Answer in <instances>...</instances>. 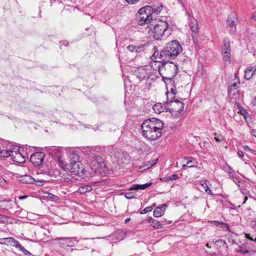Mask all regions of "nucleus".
<instances>
[{"mask_svg": "<svg viewBox=\"0 0 256 256\" xmlns=\"http://www.w3.org/2000/svg\"><path fill=\"white\" fill-rule=\"evenodd\" d=\"M164 124L159 119L152 118L144 120L141 124L143 136L150 140H156L162 134Z\"/></svg>", "mask_w": 256, "mask_h": 256, "instance_id": "1", "label": "nucleus"}, {"mask_svg": "<svg viewBox=\"0 0 256 256\" xmlns=\"http://www.w3.org/2000/svg\"><path fill=\"white\" fill-rule=\"evenodd\" d=\"M145 28L150 36L156 40H160L163 38L168 37L172 32V28L168 27V22L161 20L157 22L152 21Z\"/></svg>", "mask_w": 256, "mask_h": 256, "instance_id": "2", "label": "nucleus"}, {"mask_svg": "<svg viewBox=\"0 0 256 256\" xmlns=\"http://www.w3.org/2000/svg\"><path fill=\"white\" fill-rule=\"evenodd\" d=\"M178 65L173 62H163L158 66V72L166 85H173L172 80L178 71Z\"/></svg>", "mask_w": 256, "mask_h": 256, "instance_id": "3", "label": "nucleus"}, {"mask_svg": "<svg viewBox=\"0 0 256 256\" xmlns=\"http://www.w3.org/2000/svg\"><path fill=\"white\" fill-rule=\"evenodd\" d=\"M30 146L28 145L20 148L16 146H12L10 149L6 150L5 154H2L4 157L10 156L12 160L18 163H24L26 158L28 156L26 152Z\"/></svg>", "mask_w": 256, "mask_h": 256, "instance_id": "4", "label": "nucleus"}, {"mask_svg": "<svg viewBox=\"0 0 256 256\" xmlns=\"http://www.w3.org/2000/svg\"><path fill=\"white\" fill-rule=\"evenodd\" d=\"M244 243L236 250L237 252L247 254L256 251V237L250 234H244Z\"/></svg>", "mask_w": 256, "mask_h": 256, "instance_id": "5", "label": "nucleus"}, {"mask_svg": "<svg viewBox=\"0 0 256 256\" xmlns=\"http://www.w3.org/2000/svg\"><path fill=\"white\" fill-rule=\"evenodd\" d=\"M152 8L150 6H146L140 8L136 15L138 23L139 25L152 24Z\"/></svg>", "mask_w": 256, "mask_h": 256, "instance_id": "6", "label": "nucleus"}, {"mask_svg": "<svg viewBox=\"0 0 256 256\" xmlns=\"http://www.w3.org/2000/svg\"><path fill=\"white\" fill-rule=\"evenodd\" d=\"M57 159L58 162L62 166H64L66 169L68 170L74 175L81 176L82 174H84V169L80 162L66 164L64 160L62 159L60 156Z\"/></svg>", "mask_w": 256, "mask_h": 256, "instance_id": "7", "label": "nucleus"}, {"mask_svg": "<svg viewBox=\"0 0 256 256\" xmlns=\"http://www.w3.org/2000/svg\"><path fill=\"white\" fill-rule=\"evenodd\" d=\"M152 58L156 62H159L160 64L163 62H170L169 61L170 60L174 59L169 50L166 48V46L160 52L158 51H155L152 55Z\"/></svg>", "mask_w": 256, "mask_h": 256, "instance_id": "8", "label": "nucleus"}, {"mask_svg": "<svg viewBox=\"0 0 256 256\" xmlns=\"http://www.w3.org/2000/svg\"><path fill=\"white\" fill-rule=\"evenodd\" d=\"M222 55L225 65L230 64V44L228 38L224 39L222 46Z\"/></svg>", "mask_w": 256, "mask_h": 256, "instance_id": "9", "label": "nucleus"}, {"mask_svg": "<svg viewBox=\"0 0 256 256\" xmlns=\"http://www.w3.org/2000/svg\"><path fill=\"white\" fill-rule=\"evenodd\" d=\"M92 168L100 173L105 172L106 170V163L104 159L100 156H94L92 158L91 161Z\"/></svg>", "mask_w": 256, "mask_h": 256, "instance_id": "10", "label": "nucleus"}, {"mask_svg": "<svg viewBox=\"0 0 256 256\" xmlns=\"http://www.w3.org/2000/svg\"><path fill=\"white\" fill-rule=\"evenodd\" d=\"M175 58L182 51V46L178 40H172L166 46Z\"/></svg>", "mask_w": 256, "mask_h": 256, "instance_id": "11", "label": "nucleus"}, {"mask_svg": "<svg viewBox=\"0 0 256 256\" xmlns=\"http://www.w3.org/2000/svg\"><path fill=\"white\" fill-rule=\"evenodd\" d=\"M45 154L43 152H36L30 155V161L35 166H39L44 162Z\"/></svg>", "mask_w": 256, "mask_h": 256, "instance_id": "12", "label": "nucleus"}, {"mask_svg": "<svg viewBox=\"0 0 256 256\" xmlns=\"http://www.w3.org/2000/svg\"><path fill=\"white\" fill-rule=\"evenodd\" d=\"M135 74L140 80L149 78L148 70L143 68H138L135 70Z\"/></svg>", "mask_w": 256, "mask_h": 256, "instance_id": "13", "label": "nucleus"}, {"mask_svg": "<svg viewBox=\"0 0 256 256\" xmlns=\"http://www.w3.org/2000/svg\"><path fill=\"white\" fill-rule=\"evenodd\" d=\"M168 206L166 204H162L158 206L154 210V216L158 218L162 216L164 213L166 208Z\"/></svg>", "mask_w": 256, "mask_h": 256, "instance_id": "14", "label": "nucleus"}, {"mask_svg": "<svg viewBox=\"0 0 256 256\" xmlns=\"http://www.w3.org/2000/svg\"><path fill=\"white\" fill-rule=\"evenodd\" d=\"M144 45L142 44L138 45H128L126 48L132 52L140 53L144 50Z\"/></svg>", "mask_w": 256, "mask_h": 256, "instance_id": "15", "label": "nucleus"}, {"mask_svg": "<svg viewBox=\"0 0 256 256\" xmlns=\"http://www.w3.org/2000/svg\"><path fill=\"white\" fill-rule=\"evenodd\" d=\"M200 184L204 188L206 192L210 196L214 195L212 191L210 189V186H211V184L208 180H200Z\"/></svg>", "mask_w": 256, "mask_h": 256, "instance_id": "16", "label": "nucleus"}, {"mask_svg": "<svg viewBox=\"0 0 256 256\" xmlns=\"http://www.w3.org/2000/svg\"><path fill=\"white\" fill-rule=\"evenodd\" d=\"M240 84V82H234L231 86L228 87V94L230 96L232 94L234 95H236V96L238 94V86Z\"/></svg>", "mask_w": 256, "mask_h": 256, "instance_id": "17", "label": "nucleus"}, {"mask_svg": "<svg viewBox=\"0 0 256 256\" xmlns=\"http://www.w3.org/2000/svg\"><path fill=\"white\" fill-rule=\"evenodd\" d=\"M148 222L150 224L151 226L156 229H160L163 228L164 224L160 222L157 220H154L152 217L148 218Z\"/></svg>", "mask_w": 256, "mask_h": 256, "instance_id": "18", "label": "nucleus"}, {"mask_svg": "<svg viewBox=\"0 0 256 256\" xmlns=\"http://www.w3.org/2000/svg\"><path fill=\"white\" fill-rule=\"evenodd\" d=\"M152 184V182H148L142 184H132L129 190H138L140 189L145 190L146 188L150 187Z\"/></svg>", "mask_w": 256, "mask_h": 256, "instance_id": "19", "label": "nucleus"}, {"mask_svg": "<svg viewBox=\"0 0 256 256\" xmlns=\"http://www.w3.org/2000/svg\"><path fill=\"white\" fill-rule=\"evenodd\" d=\"M256 72V68L253 70V67L248 66L244 71V78L249 80Z\"/></svg>", "mask_w": 256, "mask_h": 256, "instance_id": "20", "label": "nucleus"}, {"mask_svg": "<svg viewBox=\"0 0 256 256\" xmlns=\"http://www.w3.org/2000/svg\"><path fill=\"white\" fill-rule=\"evenodd\" d=\"M213 222L214 225L218 226L220 230L224 231H228L231 232V230L230 229L229 225L228 224L216 220L214 221Z\"/></svg>", "mask_w": 256, "mask_h": 256, "instance_id": "21", "label": "nucleus"}, {"mask_svg": "<svg viewBox=\"0 0 256 256\" xmlns=\"http://www.w3.org/2000/svg\"><path fill=\"white\" fill-rule=\"evenodd\" d=\"M54 241H58L59 245L64 249L68 250L66 238H56L53 240Z\"/></svg>", "mask_w": 256, "mask_h": 256, "instance_id": "22", "label": "nucleus"}, {"mask_svg": "<svg viewBox=\"0 0 256 256\" xmlns=\"http://www.w3.org/2000/svg\"><path fill=\"white\" fill-rule=\"evenodd\" d=\"M173 104V106L178 108V110H176V112H182L184 110V104L178 100L174 99V100H170Z\"/></svg>", "mask_w": 256, "mask_h": 256, "instance_id": "23", "label": "nucleus"}, {"mask_svg": "<svg viewBox=\"0 0 256 256\" xmlns=\"http://www.w3.org/2000/svg\"><path fill=\"white\" fill-rule=\"evenodd\" d=\"M10 245L15 246L16 248H18L24 254H27L28 253V252L27 250H26L17 240H16L13 238H12V240L11 241Z\"/></svg>", "mask_w": 256, "mask_h": 256, "instance_id": "24", "label": "nucleus"}, {"mask_svg": "<svg viewBox=\"0 0 256 256\" xmlns=\"http://www.w3.org/2000/svg\"><path fill=\"white\" fill-rule=\"evenodd\" d=\"M20 180L24 184H34L36 182V180L34 178L28 175L22 176Z\"/></svg>", "mask_w": 256, "mask_h": 256, "instance_id": "25", "label": "nucleus"}, {"mask_svg": "<svg viewBox=\"0 0 256 256\" xmlns=\"http://www.w3.org/2000/svg\"><path fill=\"white\" fill-rule=\"evenodd\" d=\"M68 158L70 159V162H80L79 160V155L76 151H72L70 153Z\"/></svg>", "mask_w": 256, "mask_h": 256, "instance_id": "26", "label": "nucleus"}, {"mask_svg": "<svg viewBox=\"0 0 256 256\" xmlns=\"http://www.w3.org/2000/svg\"><path fill=\"white\" fill-rule=\"evenodd\" d=\"M236 20L234 18H229L226 20V26L232 28V30H236Z\"/></svg>", "mask_w": 256, "mask_h": 256, "instance_id": "27", "label": "nucleus"}, {"mask_svg": "<svg viewBox=\"0 0 256 256\" xmlns=\"http://www.w3.org/2000/svg\"><path fill=\"white\" fill-rule=\"evenodd\" d=\"M92 188L90 185H86L80 186L78 190V192L80 194H84L88 192L92 191Z\"/></svg>", "mask_w": 256, "mask_h": 256, "instance_id": "28", "label": "nucleus"}, {"mask_svg": "<svg viewBox=\"0 0 256 256\" xmlns=\"http://www.w3.org/2000/svg\"><path fill=\"white\" fill-rule=\"evenodd\" d=\"M164 106L162 103H156L152 106V108L154 112H165Z\"/></svg>", "mask_w": 256, "mask_h": 256, "instance_id": "29", "label": "nucleus"}, {"mask_svg": "<svg viewBox=\"0 0 256 256\" xmlns=\"http://www.w3.org/2000/svg\"><path fill=\"white\" fill-rule=\"evenodd\" d=\"M187 160L186 164H184V166H187L189 168L194 167L196 166L197 162L196 160L193 158H186Z\"/></svg>", "mask_w": 256, "mask_h": 256, "instance_id": "30", "label": "nucleus"}, {"mask_svg": "<svg viewBox=\"0 0 256 256\" xmlns=\"http://www.w3.org/2000/svg\"><path fill=\"white\" fill-rule=\"evenodd\" d=\"M67 242H66L68 244V249L74 246L78 242V241L76 240L75 238H66Z\"/></svg>", "mask_w": 256, "mask_h": 256, "instance_id": "31", "label": "nucleus"}, {"mask_svg": "<svg viewBox=\"0 0 256 256\" xmlns=\"http://www.w3.org/2000/svg\"><path fill=\"white\" fill-rule=\"evenodd\" d=\"M232 178V180L234 182L236 185L238 186V188H240V177L238 175H236V174H234L233 175H232L230 176Z\"/></svg>", "mask_w": 256, "mask_h": 256, "instance_id": "32", "label": "nucleus"}, {"mask_svg": "<svg viewBox=\"0 0 256 256\" xmlns=\"http://www.w3.org/2000/svg\"><path fill=\"white\" fill-rule=\"evenodd\" d=\"M224 171L228 174L230 176H231L232 175L235 174L232 168L228 165H226V166H224Z\"/></svg>", "mask_w": 256, "mask_h": 256, "instance_id": "33", "label": "nucleus"}, {"mask_svg": "<svg viewBox=\"0 0 256 256\" xmlns=\"http://www.w3.org/2000/svg\"><path fill=\"white\" fill-rule=\"evenodd\" d=\"M240 115H242L243 118L246 120V123L248 124L252 120V118L250 115L249 113H239Z\"/></svg>", "mask_w": 256, "mask_h": 256, "instance_id": "34", "label": "nucleus"}, {"mask_svg": "<svg viewBox=\"0 0 256 256\" xmlns=\"http://www.w3.org/2000/svg\"><path fill=\"white\" fill-rule=\"evenodd\" d=\"M158 161V158L153 159L150 161L146 162L145 166H146V168H149L154 165Z\"/></svg>", "mask_w": 256, "mask_h": 256, "instance_id": "35", "label": "nucleus"}, {"mask_svg": "<svg viewBox=\"0 0 256 256\" xmlns=\"http://www.w3.org/2000/svg\"><path fill=\"white\" fill-rule=\"evenodd\" d=\"M195 24L192 22L190 25V28L192 32H197L198 31V24L196 20H194Z\"/></svg>", "mask_w": 256, "mask_h": 256, "instance_id": "36", "label": "nucleus"}, {"mask_svg": "<svg viewBox=\"0 0 256 256\" xmlns=\"http://www.w3.org/2000/svg\"><path fill=\"white\" fill-rule=\"evenodd\" d=\"M162 7H163V6L162 4H160L159 6H158L156 7H155V6H154L153 8L152 7V12H154L156 14H159L162 11Z\"/></svg>", "mask_w": 256, "mask_h": 256, "instance_id": "37", "label": "nucleus"}, {"mask_svg": "<svg viewBox=\"0 0 256 256\" xmlns=\"http://www.w3.org/2000/svg\"><path fill=\"white\" fill-rule=\"evenodd\" d=\"M12 237L2 238V240H4V242H0V244H11V241L12 240Z\"/></svg>", "mask_w": 256, "mask_h": 256, "instance_id": "38", "label": "nucleus"}, {"mask_svg": "<svg viewBox=\"0 0 256 256\" xmlns=\"http://www.w3.org/2000/svg\"><path fill=\"white\" fill-rule=\"evenodd\" d=\"M178 176L177 174H172V175L168 176L166 178V180L168 181L176 180L178 178Z\"/></svg>", "mask_w": 256, "mask_h": 256, "instance_id": "39", "label": "nucleus"}, {"mask_svg": "<svg viewBox=\"0 0 256 256\" xmlns=\"http://www.w3.org/2000/svg\"><path fill=\"white\" fill-rule=\"evenodd\" d=\"M152 206H147L140 212V214H145L146 213L150 212L152 211Z\"/></svg>", "mask_w": 256, "mask_h": 256, "instance_id": "40", "label": "nucleus"}, {"mask_svg": "<svg viewBox=\"0 0 256 256\" xmlns=\"http://www.w3.org/2000/svg\"><path fill=\"white\" fill-rule=\"evenodd\" d=\"M124 196L128 199H131L134 198V194L132 192H126Z\"/></svg>", "mask_w": 256, "mask_h": 256, "instance_id": "41", "label": "nucleus"}, {"mask_svg": "<svg viewBox=\"0 0 256 256\" xmlns=\"http://www.w3.org/2000/svg\"><path fill=\"white\" fill-rule=\"evenodd\" d=\"M244 148L246 151H248L250 152L253 153L254 154H256V150L250 149L248 146H244Z\"/></svg>", "mask_w": 256, "mask_h": 256, "instance_id": "42", "label": "nucleus"}, {"mask_svg": "<svg viewBox=\"0 0 256 256\" xmlns=\"http://www.w3.org/2000/svg\"><path fill=\"white\" fill-rule=\"evenodd\" d=\"M170 86H172V87L170 88V92L172 94H176V88L175 86L174 85V84L173 85L169 84Z\"/></svg>", "mask_w": 256, "mask_h": 256, "instance_id": "43", "label": "nucleus"}, {"mask_svg": "<svg viewBox=\"0 0 256 256\" xmlns=\"http://www.w3.org/2000/svg\"><path fill=\"white\" fill-rule=\"evenodd\" d=\"M217 242L220 243V244H222L224 248H226L227 246V244L226 243L225 241L222 240H219L216 241Z\"/></svg>", "mask_w": 256, "mask_h": 256, "instance_id": "44", "label": "nucleus"}, {"mask_svg": "<svg viewBox=\"0 0 256 256\" xmlns=\"http://www.w3.org/2000/svg\"><path fill=\"white\" fill-rule=\"evenodd\" d=\"M7 218L6 216L0 214V222H4L6 220Z\"/></svg>", "mask_w": 256, "mask_h": 256, "instance_id": "45", "label": "nucleus"}, {"mask_svg": "<svg viewBox=\"0 0 256 256\" xmlns=\"http://www.w3.org/2000/svg\"><path fill=\"white\" fill-rule=\"evenodd\" d=\"M68 42H66V41H64V42H60V48H62V46L63 45H64L65 46H68Z\"/></svg>", "mask_w": 256, "mask_h": 256, "instance_id": "46", "label": "nucleus"}, {"mask_svg": "<svg viewBox=\"0 0 256 256\" xmlns=\"http://www.w3.org/2000/svg\"><path fill=\"white\" fill-rule=\"evenodd\" d=\"M129 4H135L138 2L140 0H125Z\"/></svg>", "mask_w": 256, "mask_h": 256, "instance_id": "47", "label": "nucleus"}, {"mask_svg": "<svg viewBox=\"0 0 256 256\" xmlns=\"http://www.w3.org/2000/svg\"><path fill=\"white\" fill-rule=\"evenodd\" d=\"M34 184L37 186H41L44 185V181L41 180H36V182Z\"/></svg>", "mask_w": 256, "mask_h": 256, "instance_id": "48", "label": "nucleus"}, {"mask_svg": "<svg viewBox=\"0 0 256 256\" xmlns=\"http://www.w3.org/2000/svg\"><path fill=\"white\" fill-rule=\"evenodd\" d=\"M238 156L240 158H242L244 156V154L242 151L238 150Z\"/></svg>", "mask_w": 256, "mask_h": 256, "instance_id": "49", "label": "nucleus"}, {"mask_svg": "<svg viewBox=\"0 0 256 256\" xmlns=\"http://www.w3.org/2000/svg\"><path fill=\"white\" fill-rule=\"evenodd\" d=\"M250 134L256 138V130L252 129L250 130Z\"/></svg>", "mask_w": 256, "mask_h": 256, "instance_id": "50", "label": "nucleus"}, {"mask_svg": "<svg viewBox=\"0 0 256 256\" xmlns=\"http://www.w3.org/2000/svg\"><path fill=\"white\" fill-rule=\"evenodd\" d=\"M251 18L256 22V14H252L251 16Z\"/></svg>", "mask_w": 256, "mask_h": 256, "instance_id": "51", "label": "nucleus"}, {"mask_svg": "<svg viewBox=\"0 0 256 256\" xmlns=\"http://www.w3.org/2000/svg\"><path fill=\"white\" fill-rule=\"evenodd\" d=\"M28 197V196H26V195H24V196H20L18 197V198L20 200H24L26 198Z\"/></svg>", "mask_w": 256, "mask_h": 256, "instance_id": "52", "label": "nucleus"}, {"mask_svg": "<svg viewBox=\"0 0 256 256\" xmlns=\"http://www.w3.org/2000/svg\"><path fill=\"white\" fill-rule=\"evenodd\" d=\"M180 114L181 113H174V114H172V116L174 117V116H175V117H177V116H180Z\"/></svg>", "mask_w": 256, "mask_h": 256, "instance_id": "53", "label": "nucleus"}, {"mask_svg": "<svg viewBox=\"0 0 256 256\" xmlns=\"http://www.w3.org/2000/svg\"><path fill=\"white\" fill-rule=\"evenodd\" d=\"M214 139L216 140L217 142H221L222 140V139L221 138H216V137H215Z\"/></svg>", "mask_w": 256, "mask_h": 256, "instance_id": "54", "label": "nucleus"}, {"mask_svg": "<svg viewBox=\"0 0 256 256\" xmlns=\"http://www.w3.org/2000/svg\"><path fill=\"white\" fill-rule=\"evenodd\" d=\"M198 75H199V76H202L204 74L203 71H202L200 72V70H198V72L197 73Z\"/></svg>", "mask_w": 256, "mask_h": 256, "instance_id": "55", "label": "nucleus"}, {"mask_svg": "<svg viewBox=\"0 0 256 256\" xmlns=\"http://www.w3.org/2000/svg\"><path fill=\"white\" fill-rule=\"evenodd\" d=\"M30 146L29 148H28V150H27V152L28 153V155L29 154L30 152V148H34V147H31L30 146Z\"/></svg>", "mask_w": 256, "mask_h": 256, "instance_id": "56", "label": "nucleus"}, {"mask_svg": "<svg viewBox=\"0 0 256 256\" xmlns=\"http://www.w3.org/2000/svg\"><path fill=\"white\" fill-rule=\"evenodd\" d=\"M130 220V218H126L125 220V222H126V223H127V222H128Z\"/></svg>", "mask_w": 256, "mask_h": 256, "instance_id": "57", "label": "nucleus"}, {"mask_svg": "<svg viewBox=\"0 0 256 256\" xmlns=\"http://www.w3.org/2000/svg\"><path fill=\"white\" fill-rule=\"evenodd\" d=\"M253 103L254 105H256V98L254 99Z\"/></svg>", "mask_w": 256, "mask_h": 256, "instance_id": "58", "label": "nucleus"}, {"mask_svg": "<svg viewBox=\"0 0 256 256\" xmlns=\"http://www.w3.org/2000/svg\"><path fill=\"white\" fill-rule=\"evenodd\" d=\"M254 166L255 168H256V160L254 162Z\"/></svg>", "mask_w": 256, "mask_h": 256, "instance_id": "59", "label": "nucleus"}, {"mask_svg": "<svg viewBox=\"0 0 256 256\" xmlns=\"http://www.w3.org/2000/svg\"><path fill=\"white\" fill-rule=\"evenodd\" d=\"M2 238H0V242H4V240H2Z\"/></svg>", "mask_w": 256, "mask_h": 256, "instance_id": "60", "label": "nucleus"}, {"mask_svg": "<svg viewBox=\"0 0 256 256\" xmlns=\"http://www.w3.org/2000/svg\"><path fill=\"white\" fill-rule=\"evenodd\" d=\"M186 166H184V164L182 165V168H185L186 167Z\"/></svg>", "mask_w": 256, "mask_h": 256, "instance_id": "61", "label": "nucleus"}, {"mask_svg": "<svg viewBox=\"0 0 256 256\" xmlns=\"http://www.w3.org/2000/svg\"><path fill=\"white\" fill-rule=\"evenodd\" d=\"M44 234L45 235V236H47V234L46 233H44Z\"/></svg>", "mask_w": 256, "mask_h": 256, "instance_id": "62", "label": "nucleus"}, {"mask_svg": "<svg viewBox=\"0 0 256 256\" xmlns=\"http://www.w3.org/2000/svg\"><path fill=\"white\" fill-rule=\"evenodd\" d=\"M247 200V198L246 197H245V200ZM246 201H244L245 202Z\"/></svg>", "mask_w": 256, "mask_h": 256, "instance_id": "63", "label": "nucleus"}, {"mask_svg": "<svg viewBox=\"0 0 256 256\" xmlns=\"http://www.w3.org/2000/svg\"><path fill=\"white\" fill-rule=\"evenodd\" d=\"M156 206V204H153V206Z\"/></svg>", "mask_w": 256, "mask_h": 256, "instance_id": "64", "label": "nucleus"}]
</instances>
